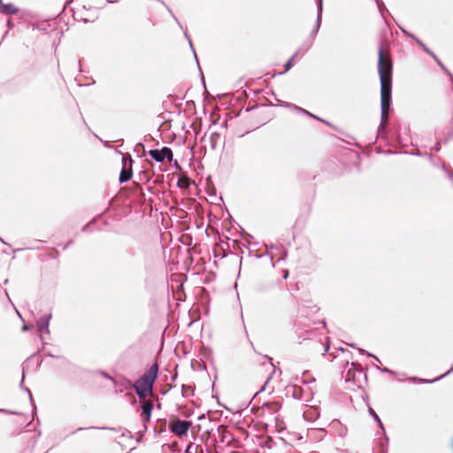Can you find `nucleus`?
Listing matches in <instances>:
<instances>
[{
    "label": "nucleus",
    "mask_w": 453,
    "mask_h": 453,
    "mask_svg": "<svg viewBox=\"0 0 453 453\" xmlns=\"http://www.w3.org/2000/svg\"><path fill=\"white\" fill-rule=\"evenodd\" d=\"M279 410H280V405L277 403H266L262 407L263 413H265V412L276 413L279 411Z\"/></svg>",
    "instance_id": "nucleus-9"
},
{
    "label": "nucleus",
    "mask_w": 453,
    "mask_h": 453,
    "mask_svg": "<svg viewBox=\"0 0 453 453\" xmlns=\"http://www.w3.org/2000/svg\"><path fill=\"white\" fill-rule=\"evenodd\" d=\"M378 68L380 79L381 125L385 126L391 103L393 65L389 52L383 48L379 50Z\"/></svg>",
    "instance_id": "nucleus-1"
},
{
    "label": "nucleus",
    "mask_w": 453,
    "mask_h": 453,
    "mask_svg": "<svg viewBox=\"0 0 453 453\" xmlns=\"http://www.w3.org/2000/svg\"><path fill=\"white\" fill-rule=\"evenodd\" d=\"M293 59H294V57L291 58L285 65V70L283 73H286L288 72L292 66H293Z\"/></svg>",
    "instance_id": "nucleus-14"
},
{
    "label": "nucleus",
    "mask_w": 453,
    "mask_h": 453,
    "mask_svg": "<svg viewBox=\"0 0 453 453\" xmlns=\"http://www.w3.org/2000/svg\"><path fill=\"white\" fill-rule=\"evenodd\" d=\"M18 8L12 4H0V12L5 14H15L18 12Z\"/></svg>",
    "instance_id": "nucleus-8"
},
{
    "label": "nucleus",
    "mask_w": 453,
    "mask_h": 453,
    "mask_svg": "<svg viewBox=\"0 0 453 453\" xmlns=\"http://www.w3.org/2000/svg\"><path fill=\"white\" fill-rule=\"evenodd\" d=\"M191 180L188 176H182L178 180V186L181 188H187L191 185Z\"/></svg>",
    "instance_id": "nucleus-11"
},
{
    "label": "nucleus",
    "mask_w": 453,
    "mask_h": 453,
    "mask_svg": "<svg viewBox=\"0 0 453 453\" xmlns=\"http://www.w3.org/2000/svg\"><path fill=\"white\" fill-rule=\"evenodd\" d=\"M192 423L187 420H180L178 418H173L169 422V429L178 437L186 435Z\"/></svg>",
    "instance_id": "nucleus-3"
},
{
    "label": "nucleus",
    "mask_w": 453,
    "mask_h": 453,
    "mask_svg": "<svg viewBox=\"0 0 453 453\" xmlns=\"http://www.w3.org/2000/svg\"><path fill=\"white\" fill-rule=\"evenodd\" d=\"M162 153H163L164 158H166L169 162L173 161V151H172V150L170 148L164 147L162 149Z\"/></svg>",
    "instance_id": "nucleus-12"
},
{
    "label": "nucleus",
    "mask_w": 453,
    "mask_h": 453,
    "mask_svg": "<svg viewBox=\"0 0 453 453\" xmlns=\"http://www.w3.org/2000/svg\"><path fill=\"white\" fill-rule=\"evenodd\" d=\"M356 372H358L360 374L363 373L362 368L359 365L351 363L350 367L349 368L345 380L347 381H355L356 380Z\"/></svg>",
    "instance_id": "nucleus-5"
},
{
    "label": "nucleus",
    "mask_w": 453,
    "mask_h": 453,
    "mask_svg": "<svg viewBox=\"0 0 453 453\" xmlns=\"http://www.w3.org/2000/svg\"><path fill=\"white\" fill-rule=\"evenodd\" d=\"M133 163L129 154L123 155L122 157V169L119 174V182L125 183L129 181L133 177Z\"/></svg>",
    "instance_id": "nucleus-4"
},
{
    "label": "nucleus",
    "mask_w": 453,
    "mask_h": 453,
    "mask_svg": "<svg viewBox=\"0 0 453 453\" xmlns=\"http://www.w3.org/2000/svg\"><path fill=\"white\" fill-rule=\"evenodd\" d=\"M158 372L157 364H153L150 369L136 381L134 388H139L152 393L153 384L157 379Z\"/></svg>",
    "instance_id": "nucleus-2"
},
{
    "label": "nucleus",
    "mask_w": 453,
    "mask_h": 453,
    "mask_svg": "<svg viewBox=\"0 0 453 453\" xmlns=\"http://www.w3.org/2000/svg\"><path fill=\"white\" fill-rule=\"evenodd\" d=\"M149 154L157 162H162L165 159L163 157L162 150H150Z\"/></svg>",
    "instance_id": "nucleus-10"
},
{
    "label": "nucleus",
    "mask_w": 453,
    "mask_h": 453,
    "mask_svg": "<svg viewBox=\"0 0 453 453\" xmlns=\"http://www.w3.org/2000/svg\"><path fill=\"white\" fill-rule=\"evenodd\" d=\"M153 408V403L150 400H144L142 401V415L144 417L143 421L148 422L150 418L151 411Z\"/></svg>",
    "instance_id": "nucleus-7"
},
{
    "label": "nucleus",
    "mask_w": 453,
    "mask_h": 453,
    "mask_svg": "<svg viewBox=\"0 0 453 453\" xmlns=\"http://www.w3.org/2000/svg\"><path fill=\"white\" fill-rule=\"evenodd\" d=\"M135 388L136 394L138 395L139 398L142 401L146 400L147 396L152 395V393H150L146 390H143L139 388Z\"/></svg>",
    "instance_id": "nucleus-13"
},
{
    "label": "nucleus",
    "mask_w": 453,
    "mask_h": 453,
    "mask_svg": "<svg viewBox=\"0 0 453 453\" xmlns=\"http://www.w3.org/2000/svg\"><path fill=\"white\" fill-rule=\"evenodd\" d=\"M269 426L277 433H281L286 429L285 421L280 415H276Z\"/></svg>",
    "instance_id": "nucleus-6"
}]
</instances>
